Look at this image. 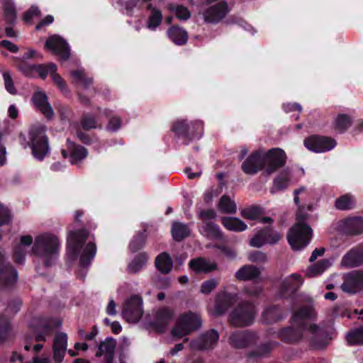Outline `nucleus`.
<instances>
[{
  "mask_svg": "<svg viewBox=\"0 0 363 363\" xmlns=\"http://www.w3.org/2000/svg\"><path fill=\"white\" fill-rule=\"evenodd\" d=\"M286 155L280 148H272L268 151L259 150L252 152L242 164V171L254 175L263 170L264 174L270 175L286 164Z\"/></svg>",
  "mask_w": 363,
  "mask_h": 363,
  "instance_id": "1",
  "label": "nucleus"
},
{
  "mask_svg": "<svg viewBox=\"0 0 363 363\" xmlns=\"http://www.w3.org/2000/svg\"><path fill=\"white\" fill-rule=\"evenodd\" d=\"M89 233L85 230L72 231L67 237V255L73 259L79 258L81 267H86L93 261L96 252V244L90 241L86 244L84 242L88 239Z\"/></svg>",
  "mask_w": 363,
  "mask_h": 363,
  "instance_id": "2",
  "label": "nucleus"
},
{
  "mask_svg": "<svg viewBox=\"0 0 363 363\" xmlns=\"http://www.w3.org/2000/svg\"><path fill=\"white\" fill-rule=\"evenodd\" d=\"M308 218V215L304 213V208L299 207L296 214V222L287 234L288 242L294 250L304 248L311 240L313 230L306 222Z\"/></svg>",
  "mask_w": 363,
  "mask_h": 363,
  "instance_id": "3",
  "label": "nucleus"
},
{
  "mask_svg": "<svg viewBox=\"0 0 363 363\" xmlns=\"http://www.w3.org/2000/svg\"><path fill=\"white\" fill-rule=\"evenodd\" d=\"M60 243L58 238L50 233H44L35 238L32 247L35 255L42 258L45 264L51 266L58 255Z\"/></svg>",
  "mask_w": 363,
  "mask_h": 363,
  "instance_id": "4",
  "label": "nucleus"
},
{
  "mask_svg": "<svg viewBox=\"0 0 363 363\" xmlns=\"http://www.w3.org/2000/svg\"><path fill=\"white\" fill-rule=\"evenodd\" d=\"M307 335L311 345L315 349L323 348L328 342L325 340V332L315 323L304 324L301 326V332L289 328L283 331L282 337L288 342H297Z\"/></svg>",
  "mask_w": 363,
  "mask_h": 363,
  "instance_id": "5",
  "label": "nucleus"
},
{
  "mask_svg": "<svg viewBox=\"0 0 363 363\" xmlns=\"http://www.w3.org/2000/svg\"><path fill=\"white\" fill-rule=\"evenodd\" d=\"M255 306L243 303L234 308L229 315V321L235 327H245L252 324L255 315Z\"/></svg>",
  "mask_w": 363,
  "mask_h": 363,
  "instance_id": "6",
  "label": "nucleus"
},
{
  "mask_svg": "<svg viewBox=\"0 0 363 363\" xmlns=\"http://www.w3.org/2000/svg\"><path fill=\"white\" fill-rule=\"evenodd\" d=\"M201 325V320L199 315L188 312L179 317L176 326L172 330V334L180 338L198 329Z\"/></svg>",
  "mask_w": 363,
  "mask_h": 363,
  "instance_id": "7",
  "label": "nucleus"
},
{
  "mask_svg": "<svg viewBox=\"0 0 363 363\" xmlns=\"http://www.w3.org/2000/svg\"><path fill=\"white\" fill-rule=\"evenodd\" d=\"M30 147L35 158L42 160L49 152L48 140L45 135V129L43 125L38 126L30 133Z\"/></svg>",
  "mask_w": 363,
  "mask_h": 363,
  "instance_id": "8",
  "label": "nucleus"
},
{
  "mask_svg": "<svg viewBox=\"0 0 363 363\" xmlns=\"http://www.w3.org/2000/svg\"><path fill=\"white\" fill-rule=\"evenodd\" d=\"M172 130L178 136H186L192 138H200L203 134V123L196 121L189 125L185 120L180 119L173 123Z\"/></svg>",
  "mask_w": 363,
  "mask_h": 363,
  "instance_id": "9",
  "label": "nucleus"
},
{
  "mask_svg": "<svg viewBox=\"0 0 363 363\" xmlns=\"http://www.w3.org/2000/svg\"><path fill=\"white\" fill-rule=\"evenodd\" d=\"M143 301L140 296L134 295L123 304V316L129 323H137L143 315Z\"/></svg>",
  "mask_w": 363,
  "mask_h": 363,
  "instance_id": "10",
  "label": "nucleus"
},
{
  "mask_svg": "<svg viewBox=\"0 0 363 363\" xmlns=\"http://www.w3.org/2000/svg\"><path fill=\"white\" fill-rule=\"evenodd\" d=\"M281 238V234L267 227L258 230L255 235L250 240V245L259 248L265 244L274 245Z\"/></svg>",
  "mask_w": 363,
  "mask_h": 363,
  "instance_id": "11",
  "label": "nucleus"
},
{
  "mask_svg": "<svg viewBox=\"0 0 363 363\" xmlns=\"http://www.w3.org/2000/svg\"><path fill=\"white\" fill-rule=\"evenodd\" d=\"M305 147L315 152H324L333 149L336 145V142L330 138L312 135L304 140Z\"/></svg>",
  "mask_w": 363,
  "mask_h": 363,
  "instance_id": "12",
  "label": "nucleus"
},
{
  "mask_svg": "<svg viewBox=\"0 0 363 363\" xmlns=\"http://www.w3.org/2000/svg\"><path fill=\"white\" fill-rule=\"evenodd\" d=\"M17 279L16 270L6 262L5 253L0 250V284L8 287L16 283Z\"/></svg>",
  "mask_w": 363,
  "mask_h": 363,
  "instance_id": "13",
  "label": "nucleus"
},
{
  "mask_svg": "<svg viewBox=\"0 0 363 363\" xmlns=\"http://www.w3.org/2000/svg\"><path fill=\"white\" fill-rule=\"evenodd\" d=\"M341 289L347 294H354L363 290V272L354 271L344 275Z\"/></svg>",
  "mask_w": 363,
  "mask_h": 363,
  "instance_id": "14",
  "label": "nucleus"
},
{
  "mask_svg": "<svg viewBox=\"0 0 363 363\" xmlns=\"http://www.w3.org/2000/svg\"><path fill=\"white\" fill-rule=\"evenodd\" d=\"M238 297L235 294L225 291L218 293L216 298L213 308L211 309V313L213 315H223L232 305L236 303Z\"/></svg>",
  "mask_w": 363,
  "mask_h": 363,
  "instance_id": "15",
  "label": "nucleus"
},
{
  "mask_svg": "<svg viewBox=\"0 0 363 363\" xmlns=\"http://www.w3.org/2000/svg\"><path fill=\"white\" fill-rule=\"evenodd\" d=\"M229 8L225 1L211 5L203 13L204 21L208 23H217L225 17Z\"/></svg>",
  "mask_w": 363,
  "mask_h": 363,
  "instance_id": "16",
  "label": "nucleus"
},
{
  "mask_svg": "<svg viewBox=\"0 0 363 363\" xmlns=\"http://www.w3.org/2000/svg\"><path fill=\"white\" fill-rule=\"evenodd\" d=\"M303 283V280L298 274H292L285 277L280 284L279 296L282 298H286L295 294Z\"/></svg>",
  "mask_w": 363,
  "mask_h": 363,
  "instance_id": "17",
  "label": "nucleus"
},
{
  "mask_svg": "<svg viewBox=\"0 0 363 363\" xmlns=\"http://www.w3.org/2000/svg\"><path fill=\"white\" fill-rule=\"evenodd\" d=\"M45 47L54 54L59 55L62 60L69 57V48L66 41L60 35L50 36L45 43Z\"/></svg>",
  "mask_w": 363,
  "mask_h": 363,
  "instance_id": "18",
  "label": "nucleus"
},
{
  "mask_svg": "<svg viewBox=\"0 0 363 363\" xmlns=\"http://www.w3.org/2000/svg\"><path fill=\"white\" fill-rule=\"evenodd\" d=\"M219 339V334L215 330L207 331L198 339L190 343V347L194 350H210L213 348Z\"/></svg>",
  "mask_w": 363,
  "mask_h": 363,
  "instance_id": "19",
  "label": "nucleus"
},
{
  "mask_svg": "<svg viewBox=\"0 0 363 363\" xmlns=\"http://www.w3.org/2000/svg\"><path fill=\"white\" fill-rule=\"evenodd\" d=\"M257 336L255 333L243 330L233 333L229 337V343L233 347L243 348L256 342Z\"/></svg>",
  "mask_w": 363,
  "mask_h": 363,
  "instance_id": "20",
  "label": "nucleus"
},
{
  "mask_svg": "<svg viewBox=\"0 0 363 363\" xmlns=\"http://www.w3.org/2000/svg\"><path fill=\"white\" fill-rule=\"evenodd\" d=\"M174 316L173 311L168 307H162L155 312L152 322L154 327L160 333L163 332Z\"/></svg>",
  "mask_w": 363,
  "mask_h": 363,
  "instance_id": "21",
  "label": "nucleus"
},
{
  "mask_svg": "<svg viewBox=\"0 0 363 363\" xmlns=\"http://www.w3.org/2000/svg\"><path fill=\"white\" fill-rule=\"evenodd\" d=\"M35 107L48 119L52 118L54 111L50 104L48 102V97L45 92L42 91H36L33 97Z\"/></svg>",
  "mask_w": 363,
  "mask_h": 363,
  "instance_id": "22",
  "label": "nucleus"
},
{
  "mask_svg": "<svg viewBox=\"0 0 363 363\" xmlns=\"http://www.w3.org/2000/svg\"><path fill=\"white\" fill-rule=\"evenodd\" d=\"M116 346V342L114 339L106 338L99 344L96 356L104 357L105 363H113Z\"/></svg>",
  "mask_w": 363,
  "mask_h": 363,
  "instance_id": "23",
  "label": "nucleus"
},
{
  "mask_svg": "<svg viewBox=\"0 0 363 363\" xmlns=\"http://www.w3.org/2000/svg\"><path fill=\"white\" fill-rule=\"evenodd\" d=\"M217 264L203 257H198L191 259L189 262V267L197 274L210 273L217 269Z\"/></svg>",
  "mask_w": 363,
  "mask_h": 363,
  "instance_id": "24",
  "label": "nucleus"
},
{
  "mask_svg": "<svg viewBox=\"0 0 363 363\" xmlns=\"http://www.w3.org/2000/svg\"><path fill=\"white\" fill-rule=\"evenodd\" d=\"M363 264V246L351 250L342 259L341 264L354 267Z\"/></svg>",
  "mask_w": 363,
  "mask_h": 363,
  "instance_id": "25",
  "label": "nucleus"
},
{
  "mask_svg": "<svg viewBox=\"0 0 363 363\" xmlns=\"http://www.w3.org/2000/svg\"><path fill=\"white\" fill-rule=\"evenodd\" d=\"M261 269L256 266L247 264L240 268L235 274L237 279L241 281L255 280L259 278Z\"/></svg>",
  "mask_w": 363,
  "mask_h": 363,
  "instance_id": "26",
  "label": "nucleus"
},
{
  "mask_svg": "<svg viewBox=\"0 0 363 363\" xmlns=\"http://www.w3.org/2000/svg\"><path fill=\"white\" fill-rule=\"evenodd\" d=\"M67 149L70 155V162L72 164H77L88 155L87 150L80 145H77L74 143L67 140Z\"/></svg>",
  "mask_w": 363,
  "mask_h": 363,
  "instance_id": "27",
  "label": "nucleus"
},
{
  "mask_svg": "<svg viewBox=\"0 0 363 363\" xmlns=\"http://www.w3.org/2000/svg\"><path fill=\"white\" fill-rule=\"evenodd\" d=\"M167 35L174 44L178 45L185 44L189 38L187 32L178 26L170 27L167 31Z\"/></svg>",
  "mask_w": 363,
  "mask_h": 363,
  "instance_id": "28",
  "label": "nucleus"
},
{
  "mask_svg": "<svg viewBox=\"0 0 363 363\" xmlns=\"http://www.w3.org/2000/svg\"><path fill=\"white\" fill-rule=\"evenodd\" d=\"M291 177V171L289 168L284 169L274 179L273 186L271 189L272 193L286 189L290 182Z\"/></svg>",
  "mask_w": 363,
  "mask_h": 363,
  "instance_id": "29",
  "label": "nucleus"
},
{
  "mask_svg": "<svg viewBox=\"0 0 363 363\" xmlns=\"http://www.w3.org/2000/svg\"><path fill=\"white\" fill-rule=\"evenodd\" d=\"M342 228L348 234L361 233L363 232V218L360 217L348 218L343 221Z\"/></svg>",
  "mask_w": 363,
  "mask_h": 363,
  "instance_id": "30",
  "label": "nucleus"
},
{
  "mask_svg": "<svg viewBox=\"0 0 363 363\" xmlns=\"http://www.w3.org/2000/svg\"><path fill=\"white\" fill-rule=\"evenodd\" d=\"M317 314L312 306H303L297 310L293 315V321L295 324H300L305 320H313Z\"/></svg>",
  "mask_w": 363,
  "mask_h": 363,
  "instance_id": "31",
  "label": "nucleus"
},
{
  "mask_svg": "<svg viewBox=\"0 0 363 363\" xmlns=\"http://www.w3.org/2000/svg\"><path fill=\"white\" fill-rule=\"evenodd\" d=\"M221 223L226 229L231 231L242 232L247 228V224L237 217H223Z\"/></svg>",
  "mask_w": 363,
  "mask_h": 363,
  "instance_id": "32",
  "label": "nucleus"
},
{
  "mask_svg": "<svg viewBox=\"0 0 363 363\" xmlns=\"http://www.w3.org/2000/svg\"><path fill=\"white\" fill-rule=\"evenodd\" d=\"M200 233L209 239L220 240L223 238L219 226L213 222L203 223Z\"/></svg>",
  "mask_w": 363,
  "mask_h": 363,
  "instance_id": "33",
  "label": "nucleus"
},
{
  "mask_svg": "<svg viewBox=\"0 0 363 363\" xmlns=\"http://www.w3.org/2000/svg\"><path fill=\"white\" fill-rule=\"evenodd\" d=\"M147 8L150 11V13L147 21V27L150 30H155L162 22V13L160 9L153 7L152 4H149Z\"/></svg>",
  "mask_w": 363,
  "mask_h": 363,
  "instance_id": "34",
  "label": "nucleus"
},
{
  "mask_svg": "<svg viewBox=\"0 0 363 363\" xmlns=\"http://www.w3.org/2000/svg\"><path fill=\"white\" fill-rule=\"evenodd\" d=\"M33 242L30 235H25L21 238V245H18L14 250L15 261L18 264H22L25 260L26 249L23 246H29Z\"/></svg>",
  "mask_w": 363,
  "mask_h": 363,
  "instance_id": "35",
  "label": "nucleus"
},
{
  "mask_svg": "<svg viewBox=\"0 0 363 363\" xmlns=\"http://www.w3.org/2000/svg\"><path fill=\"white\" fill-rule=\"evenodd\" d=\"M155 266L162 273H169L172 269V261L169 255L166 252L160 254L156 257Z\"/></svg>",
  "mask_w": 363,
  "mask_h": 363,
  "instance_id": "36",
  "label": "nucleus"
},
{
  "mask_svg": "<svg viewBox=\"0 0 363 363\" xmlns=\"http://www.w3.org/2000/svg\"><path fill=\"white\" fill-rule=\"evenodd\" d=\"M190 233L189 227L182 223H174L172 228V235L174 240L181 241Z\"/></svg>",
  "mask_w": 363,
  "mask_h": 363,
  "instance_id": "37",
  "label": "nucleus"
},
{
  "mask_svg": "<svg viewBox=\"0 0 363 363\" xmlns=\"http://www.w3.org/2000/svg\"><path fill=\"white\" fill-rule=\"evenodd\" d=\"M218 209L223 213H235L237 206L228 196H223L218 203Z\"/></svg>",
  "mask_w": 363,
  "mask_h": 363,
  "instance_id": "38",
  "label": "nucleus"
},
{
  "mask_svg": "<svg viewBox=\"0 0 363 363\" xmlns=\"http://www.w3.org/2000/svg\"><path fill=\"white\" fill-rule=\"evenodd\" d=\"M352 123V119L350 116L346 114H340L334 121V128L339 133H343L351 126Z\"/></svg>",
  "mask_w": 363,
  "mask_h": 363,
  "instance_id": "39",
  "label": "nucleus"
},
{
  "mask_svg": "<svg viewBox=\"0 0 363 363\" xmlns=\"http://www.w3.org/2000/svg\"><path fill=\"white\" fill-rule=\"evenodd\" d=\"M148 260V255L145 252L138 255L129 264L128 271L132 273H137L144 267Z\"/></svg>",
  "mask_w": 363,
  "mask_h": 363,
  "instance_id": "40",
  "label": "nucleus"
},
{
  "mask_svg": "<svg viewBox=\"0 0 363 363\" xmlns=\"http://www.w3.org/2000/svg\"><path fill=\"white\" fill-rule=\"evenodd\" d=\"M2 6L6 21L12 23L15 21L17 15L13 0H3Z\"/></svg>",
  "mask_w": 363,
  "mask_h": 363,
  "instance_id": "41",
  "label": "nucleus"
},
{
  "mask_svg": "<svg viewBox=\"0 0 363 363\" xmlns=\"http://www.w3.org/2000/svg\"><path fill=\"white\" fill-rule=\"evenodd\" d=\"M335 207L339 210H348L355 205V199L351 194H345L338 198L335 203Z\"/></svg>",
  "mask_w": 363,
  "mask_h": 363,
  "instance_id": "42",
  "label": "nucleus"
},
{
  "mask_svg": "<svg viewBox=\"0 0 363 363\" xmlns=\"http://www.w3.org/2000/svg\"><path fill=\"white\" fill-rule=\"evenodd\" d=\"M346 338L349 345H363V327L352 330L347 333Z\"/></svg>",
  "mask_w": 363,
  "mask_h": 363,
  "instance_id": "43",
  "label": "nucleus"
},
{
  "mask_svg": "<svg viewBox=\"0 0 363 363\" xmlns=\"http://www.w3.org/2000/svg\"><path fill=\"white\" fill-rule=\"evenodd\" d=\"M329 266L330 262L328 260L323 259L319 261L315 264L308 269L306 275L310 277L318 276L321 274Z\"/></svg>",
  "mask_w": 363,
  "mask_h": 363,
  "instance_id": "44",
  "label": "nucleus"
},
{
  "mask_svg": "<svg viewBox=\"0 0 363 363\" xmlns=\"http://www.w3.org/2000/svg\"><path fill=\"white\" fill-rule=\"evenodd\" d=\"M168 9L179 20L186 21L191 17V12L184 6L172 4L168 5Z\"/></svg>",
  "mask_w": 363,
  "mask_h": 363,
  "instance_id": "45",
  "label": "nucleus"
},
{
  "mask_svg": "<svg viewBox=\"0 0 363 363\" xmlns=\"http://www.w3.org/2000/svg\"><path fill=\"white\" fill-rule=\"evenodd\" d=\"M281 318L279 309L277 306L266 309L262 314L263 320L268 324L276 322Z\"/></svg>",
  "mask_w": 363,
  "mask_h": 363,
  "instance_id": "46",
  "label": "nucleus"
},
{
  "mask_svg": "<svg viewBox=\"0 0 363 363\" xmlns=\"http://www.w3.org/2000/svg\"><path fill=\"white\" fill-rule=\"evenodd\" d=\"M51 78L55 84L62 91L63 93H67L68 90L67 88L65 80L57 73L56 65L51 66Z\"/></svg>",
  "mask_w": 363,
  "mask_h": 363,
  "instance_id": "47",
  "label": "nucleus"
},
{
  "mask_svg": "<svg viewBox=\"0 0 363 363\" xmlns=\"http://www.w3.org/2000/svg\"><path fill=\"white\" fill-rule=\"evenodd\" d=\"M71 74L77 83H81L84 87H88L92 83V79L86 77L82 69L72 71Z\"/></svg>",
  "mask_w": 363,
  "mask_h": 363,
  "instance_id": "48",
  "label": "nucleus"
},
{
  "mask_svg": "<svg viewBox=\"0 0 363 363\" xmlns=\"http://www.w3.org/2000/svg\"><path fill=\"white\" fill-rule=\"evenodd\" d=\"M240 215L248 220H256L259 216V210L257 207L251 206L245 208L240 211Z\"/></svg>",
  "mask_w": 363,
  "mask_h": 363,
  "instance_id": "49",
  "label": "nucleus"
},
{
  "mask_svg": "<svg viewBox=\"0 0 363 363\" xmlns=\"http://www.w3.org/2000/svg\"><path fill=\"white\" fill-rule=\"evenodd\" d=\"M81 124L82 128L85 130L101 127V124L98 123L94 117L91 115H86L84 116V118L82 119Z\"/></svg>",
  "mask_w": 363,
  "mask_h": 363,
  "instance_id": "50",
  "label": "nucleus"
},
{
  "mask_svg": "<svg viewBox=\"0 0 363 363\" xmlns=\"http://www.w3.org/2000/svg\"><path fill=\"white\" fill-rule=\"evenodd\" d=\"M67 336L64 333H58L54 339L53 348L67 350Z\"/></svg>",
  "mask_w": 363,
  "mask_h": 363,
  "instance_id": "51",
  "label": "nucleus"
},
{
  "mask_svg": "<svg viewBox=\"0 0 363 363\" xmlns=\"http://www.w3.org/2000/svg\"><path fill=\"white\" fill-rule=\"evenodd\" d=\"M248 259L252 262L266 263L268 262V257L266 253L261 251H255L249 253Z\"/></svg>",
  "mask_w": 363,
  "mask_h": 363,
  "instance_id": "52",
  "label": "nucleus"
},
{
  "mask_svg": "<svg viewBox=\"0 0 363 363\" xmlns=\"http://www.w3.org/2000/svg\"><path fill=\"white\" fill-rule=\"evenodd\" d=\"M276 344L274 342H267L261 345L257 350L255 352V355L258 357H264L267 355L272 349L275 347Z\"/></svg>",
  "mask_w": 363,
  "mask_h": 363,
  "instance_id": "53",
  "label": "nucleus"
},
{
  "mask_svg": "<svg viewBox=\"0 0 363 363\" xmlns=\"http://www.w3.org/2000/svg\"><path fill=\"white\" fill-rule=\"evenodd\" d=\"M198 216L203 221V223H212L211 220L216 218V214L214 210L207 209L200 211Z\"/></svg>",
  "mask_w": 363,
  "mask_h": 363,
  "instance_id": "54",
  "label": "nucleus"
},
{
  "mask_svg": "<svg viewBox=\"0 0 363 363\" xmlns=\"http://www.w3.org/2000/svg\"><path fill=\"white\" fill-rule=\"evenodd\" d=\"M218 281L215 279H211L204 281L201 286V292L202 294H210L217 286Z\"/></svg>",
  "mask_w": 363,
  "mask_h": 363,
  "instance_id": "55",
  "label": "nucleus"
},
{
  "mask_svg": "<svg viewBox=\"0 0 363 363\" xmlns=\"http://www.w3.org/2000/svg\"><path fill=\"white\" fill-rule=\"evenodd\" d=\"M3 78L4 80V84L6 89L11 94H15L16 93V90L13 85V79L11 78V74L9 72H4L3 73Z\"/></svg>",
  "mask_w": 363,
  "mask_h": 363,
  "instance_id": "56",
  "label": "nucleus"
},
{
  "mask_svg": "<svg viewBox=\"0 0 363 363\" xmlns=\"http://www.w3.org/2000/svg\"><path fill=\"white\" fill-rule=\"evenodd\" d=\"M40 16V11L37 6H32L23 15V19L25 22L30 23L35 17Z\"/></svg>",
  "mask_w": 363,
  "mask_h": 363,
  "instance_id": "57",
  "label": "nucleus"
},
{
  "mask_svg": "<svg viewBox=\"0 0 363 363\" xmlns=\"http://www.w3.org/2000/svg\"><path fill=\"white\" fill-rule=\"evenodd\" d=\"M145 244V238L143 235L135 237L130 244L131 251L135 252L141 248Z\"/></svg>",
  "mask_w": 363,
  "mask_h": 363,
  "instance_id": "58",
  "label": "nucleus"
},
{
  "mask_svg": "<svg viewBox=\"0 0 363 363\" xmlns=\"http://www.w3.org/2000/svg\"><path fill=\"white\" fill-rule=\"evenodd\" d=\"M55 65L53 63L48 64V65H38L36 67V71L38 72L40 77L44 79L50 74L51 76V66Z\"/></svg>",
  "mask_w": 363,
  "mask_h": 363,
  "instance_id": "59",
  "label": "nucleus"
},
{
  "mask_svg": "<svg viewBox=\"0 0 363 363\" xmlns=\"http://www.w3.org/2000/svg\"><path fill=\"white\" fill-rule=\"evenodd\" d=\"M121 125V121L118 117H113L110 119L106 128L109 131L115 132L118 130Z\"/></svg>",
  "mask_w": 363,
  "mask_h": 363,
  "instance_id": "60",
  "label": "nucleus"
},
{
  "mask_svg": "<svg viewBox=\"0 0 363 363\" xmlns=\"http://www.w3.org/2000/svg\"><path fill=\"white\" fill-rule=\"evenodd\" d=\"M66 350L53 348V359L55 363H61L64 359Z\"/></svg>",
  "mask_w": 363,
  "mask_h": 363,
  "instance_id": "61",
  "label": "nucleus"
},
{
  "mask_svg": "<svg viewBox=\"0 0 363 363\" xmlns=\"http://www.w3.org/2000/svg\"><path fill=\"white\" fill-rule=\"evenodd\" d=\"M0 46L6 48L8 50L13 53H16L18 51V46L9 40H1L0 42Z\"/></svg>",
  "mask_w": 363,
  "mask_h": 363,
  "instance_id": "62",
  "label": "nucleus"
},
{
  "mask_svg": "<svg viewBox=\"0 0 363 363\" xmlns=\"http://www.w3.org/2000/svg\"><path fill=\"white\" fill-rule=\"evenodd\" d=\"M116 303L113 298L109 300V302L106 306V313L109 315H115L116 314Z\"/></svg>",
  "mask_w": 363,
  "mask_h": 363,
  "instance_id": "63",
  "label": "nucleus"
},
{
  "mask_svg": "<svg viewBox=\"0 0 363 363\" xmlns=\"http://www.w3.org/2000/svg\"><path fill=\"white\" fill-rule=\"evenodd\" d=\"M54 21V18L51 15L47 16L37 26L36 30L40 29L42 27L51 24Z\"/></svg>",
  "mask_w": 363,
  "mask_h": 363,
  "instance_id": "64",
  "label": "nucleus"
}]
</instances>
